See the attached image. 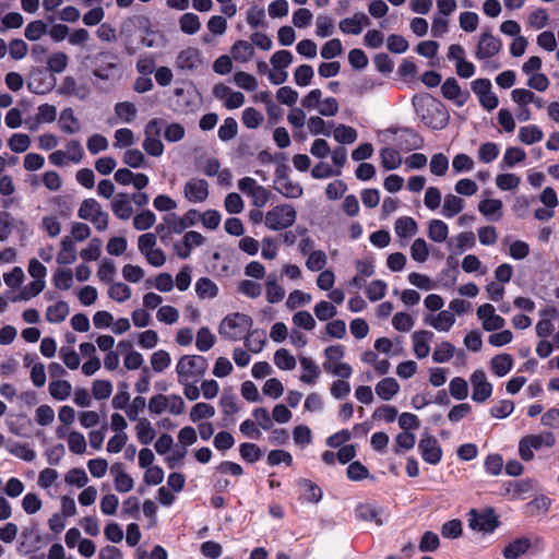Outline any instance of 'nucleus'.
<instances>
[{
  "mask_svg": "<svg viewBox=\"0 0 559 559\" xmlns=\"http://www.w3.org/2000/svg\"><path fill=\"white\" fill-rule=\"evenodd\" d=\"M239 453L241 459L248 463H254L262 456L261 449L257 444L250 442L241 443L239 447Z\"/></svg>",
  "mask_w": 559,
  "mask_h": 559,
  "instance_id": "obj_59",
  "label": "nucleus"
},
{
  "mask_svg": "<svg viewBox=\"0 0 559 559\" xmlns=\"http://www.w3.org/2000/svg\"><path fill=\"white\" fill-rule=\"evenodd\" d=\"M115 112L122 122L130 123L136 117V107L130 102H120L115 105Z\"/></svg>",
  "mask_w": 559,
  "mask_h": 559,
  "instance_id": "obj_44",
  "label": "nucleus"
},
{
  "mask_svg": "<svg viewBox=\"0 0 559 559\" xmlns=\"http://www.w3.org/2000/svg\"><path fill=\"white\" fill-rule=\"evenodd\" d=\"M418 450L420 452L421 459L428 464L437 465L442 459V449L439 445L437 439L427 432L421 435V438L418 442Z\"/></svg>",
  "mask_w": 559,
  "mask_h": 559,
  "instance_id": "obj_9",
  "label": "nucleus"
},
{
  "mask_svg": "<svg viewBox=\"0 0 559 559\" xmlns=\"http://www.w3.org/2000/svg\"><path fill=\"white\" fill-rule=\"evenodd\" d=\"M253 320L251 317L240 312L227 314L218 326V333L223 338L239 341L251 330Z\"/></svg>",
  "mask_w": 559,
  "mask_h": 559,
  "instance_id": "obj_2",
  "label": "nucleus"
},
{
  "mask_svg": "<svg viewBox=\"0 0 559 559\" xmlns=\"http://www.w3.org/2000/svg\"><path fill=\"white\" fill-rule=\"evenodd\" d=\"M449 235L448 225L441 219H431L428 227V237L435 242H443Z\"/></svg>",
  "mask_w": 559,
  "mask_h": 559,
  "instance_id": "obj_39",
  "label": "nucleus"
},
{
  "mask_svg": "<svg viewBox=\"0 0 559 559\" xmlns=\"http://www.w3.org/2000/svg\"><path fill=\"white\" fill-rule=\"evenodd\" d=\"M266 299L270 304H277L285 297L284 288L277 284L275 275H269L266 281Z\"/></svg>",
  "mask_w": 559,
  "mask_h": 559,
  "instance_id": "obj_38",
  "label": "nucleus"
},
{
  "mask_svg": "<svg viewBox=\"0 0 559 559\" xmlns=\"http://www.w3.org/2000/svg\"><path fill=\"white\" fill-rule=\"evenodd\" d=\"M238 132L237 121L228 117L224 120V123L218 129V138L221 141L227 142L234 139Z\"/></svg>",
  "mask_w": 559,
  "mask_h": 559,
  "instance_id": "obj_63",
  "label": "nucleus"
},
{
  "mask_svg": "<svg viewBox=\"0 0 559 559\" xmlns=\"http://www.w3.org/2000/svg\"><path fill=\"white\" fill-rule=\"evenodd\" d=\"M78 216L81 219L92 222L99 231H104L108 227L109 215L103 211L102 205L95 199L83 200L78 211Z\"/></svg>",
  "mask_w": 559,
  "mask_h": 559,
  "instance_id": "obj_5",
  "label": "nucleus"
},
{
  "mask_svg": "<svg viewBox=\"0 0 559 559\" xmlns=\"http://www.w3.org/2000/svg\"><path fill=\"white\" fill-rule=\"evenodd\" d=\"M183 192L190 202H203L209 195V185L204 179L192 178L186 183Z\"/></svg>",
  "mask_w": 559,
  "mask_h": 559,
  "instance_id": "obj_13",
  "label": "nucleus"
},
{
  "mask_svg": "<svg viewBox=\"0 0 559 559\" xmlns=\"http://www.w3.org/2000/svg\"><path fill=\"white\" fill-rule=\"evenodd\" d=\"M381 163L384 169L393 170L401 166L402 157L397 150L384 147L380 152Z\"/></svg>",
  "mask_w": 559,
  "mask_h": 559,
  "instance_id": "obj_37",
  "label": "nucleus"
},
{
  "mask_svg": "<svg viewBox=\"0 0 559 559\" xmlns=\"http://www.w3.org/2000/svg\"><path fill=\"white\" fill-rule=\"evenodd\" d=\"M76 260V250L70 237L66 236L61 241V250L57 255V262L61 265L74 263Z\"/></svg>",
  "mask_w": 559,
  "mask_h": 559,
  "instance_id": "obj_28",
  "label": "nucleus"
},
{
  "mask_svg": "<svg viewBox=\"0 0 559 559\" xmlns=\"http://www.w3.org/2000/svg\"><path fill=\"white\" fill-rule=\"evenodd\" d=\"M171 364V357L168 352L159 349L153 353L151 357V365L154 371L163 372Z\"/></svg>",
  "mask_w": 559,
  "mask_h": 559,
  "instance_id": "obj_58",
  "label": "nucleus"
},
{
  "mask_svg": "<svg viewBox=\"0 0 559 559\" xmlns=\"http://www.w3.org/2000/svg\"><path fill=\"white\" fill-rule=\"evenodd\" d=\"M502 43L499 38L490 33H484L478 41L476 58L479 60L491 58L500 51Z\"/></svg>",
  "mask_w": 559,
  "mask_h": 559,
  "instance_id": "obj_12",
  "label": "nucleus"
},
{
  "mask_svg": "<svg viewBox=\"0 0 559 559\" xmlns=\"http://www.w3.org/2000/svg\"><path fill=\"white\" fill-rule=\"evenodd\" d=\"M156 222V215L151 210H144L133 217V227L136 230H147Z\"/></svg>",
  "mask_w": 559,
  "mask_h": 559,
  "instance_id": "obj_48",
  "label": "nucleus"
},
{
  "mask_svg": "<svg viewBox=\"0 0 559 559\" xmlns=\"http://www.w3.org/2000/svg\"><path fill=\"white\" fill-rule=\"evenodd\" d=\"M468 516V526L472 530L483 532L484 534L493 533L500 524L493 509L491 508L485 509L481 512L472 509Z\"/></svg>",
  "mask_w": 559,
  "mask_h": 559,
  "instance_id": "obj_6",
  "label": "nucleus"
},
{
  "mask_svg": "<svg viewBox=\"0 0 559 559\" xmlns=\"http://www.w3.org/2000/svg\"><path fill=\"white\" fill-rule=\"evenodd\" d=\"M179 25L181 32L188 35L195 34L201 27L199 16L190 12L181 15V17L179 19Z\"/></svg>",
  "mask_w": 559,
  "mask_h": 559,
  "instance_id": "obj_45",
  "label": "nucleus"
},
{
  "mask_svg": "<svg viewBox=\"0 0 559 559\" xmlns=\"http://www.w3.org/2000/svg\"><path fill=\"white\" fill-rule=\"evenodd\" d=\"M69 312V305L66 301L60 300L47 308L46 320L50 323H61L66 320Z\"/></svg>",
  "mask_w": 559,
  "mask_h": 559,
  "instance_id": "obj_27",
  "label": "nucleus"
},
{
  "mask_svg": "<svg viewBox=\"0 0 559 559\" xmlns=\"http://www.w3.org/2000/svg\"><path fill=\"white\" fill-rule=\"evenodd\" d=\"M234 83L247 92H254L258 87L257 79L247 72L238 71L234 74Z\"/></svg>",
  "mask_w": 559,
  "mask_h": 559,
  "instance_id": "obj_53",
  "label": "nucleus"
},
{
  "mask_svg": "<svg viewBox=\"0 0 559 559\" xmlns=\"http://www.w3.org/2000/svg\"><path fill=\"white\" fill-rule=\"evenodd\" d=\"M245 346L252 353H260L265 345V332L262 330L249 331L245 337Z\"/></svg>",
  "mask_w": 559,
  "mask_h": 559,
  "instance_id": "obj_32",
  "label": "nucleus"
},
{
  "mask_svg": "<svg viewBox=\"0 0 559 559\" xmlns=\"http://www.w3.org/2000/svg\"><path fill=\"white\" fill-rule=\"evenodd\" d=\"M394 229L399 237H409L417 233V223L409 216H403L395 221Z\"/></svg>",
  "mask_w": 559,
  "mask_h": 559,
  "instance_id": "obj_36",
  "label": "nucleus"
},
{
  "mask_svg": "<svg viewBox=\"0 0 559 559\" xmlns=\"http://www.w3.org/2000/svg\"><path fill=\"white\" fill-rule=\"evenodd\" d=\"M207 360L201 355H183L176 365L178 382L185 383L186 380L198 381L207 369Z\"/></svg>",
  "mask_w": 559,
  "mask_h": 559,
  "instance_id": "obj_3",
  "label": "nucleus"
},
{
  "mask_svg": "<svg viewBox=\"0 0 559 559\" xmlns=\"http://www.w3.org/2000/svg\"><path fill=\"white\" fill-rule=\"evenodd\" d=\"M544 133L536 124L521 127L519 130V139L526 145L534 144L543 140Z\"/></svg>",
  "mask_w": 559,
  "mask_h": 559,
  "instance_id": "obj_35",
  "label": "nucleus"
},
{
  "mask_svg": "<svg viewBox=\"0 0 559 559\" xmlns=\"http://www.w3.org/2000/svg\"><path fill=\"white\" fill-rule=\"evenodd\" d=\"M334 139L341 144H352L357 139V131L349 126L338 124L334 129Z\"/></svg>",
  "mask_w": 559,
  "mask_h": 559,
  "instance_id": "obj_46",
  "label": "nucleus"
},
{
  "mask_svg": "<svg viewBox=\"0 0 559 559\" xmlns=\"http://www.w3.org/2000/svg\"><path fill=\"white\" fill-rule=\"evenodd\" d=\"M377 395L383 401H390L400 390V384L394 378H384L376 385Z\"/></svg>",
  "mask_w": 559,
  "mask_h": 559,
  "instance_id": "obj_25",
  "label": "nucleus"
},
{
  "mask_svg": "<svg viewBox=\"0 0 559 559\" xmlns=\"http://www.w3.org/2000/svg\"><path fill=\"white\" fill-rule=\"evenodd\" d=\"M557 310L555 308L544 309L539 311L542 319L536 324V334L539 337H547L554 331L551 318H555Z\"/></svg>",
  "mask_w": 559,
  "mask_h": 559,
  "instance_id": "obj_23",
  "label": "nucleus"
},
{
  "mask_svg": "<svg viewBox=\"0 0 559 559\" xmlns=\"http://www.w3.org/2000/svg\"><path fill=\"white\" fill-rule=\"evenodd\" d=\"M111 211L119 219L127 221L131 217L133 209L128 193L119 192L111 202Z\"/></svg>",
  "mask_w": 559,
  "mask_h": 559,
  "instance_id": "obj_17",
  "label": "nucleus"
},
{
  "mask_svg": "<svg viewBox=\"0 0 559 559\" xmlns=\"http://www.w3.org/2000/svg\"><path fill=\"white\" fill-rule=\"evenodd\" d=\"M108 295L117 302H124L131 297V289L128 285L117 282L110 285Z\"/></svg>",
  "mask_w": 559,
  "mask_h": 559,
  "instance_id": "obj_60",
  "label": "nucleus"
},
{
  "mask_svg": "<svg viewBox=\"0 0 559 559\" xmlns=\"http://www.w3.org/2000/svg\"><path fill=\"white\" fill-rule=\"evenodd\" d=\"M216 342V336L210 331L207 326H202L197 332L195 347L200 352L210 350Z\"/></svg>",
  "mask_w": 559,
  "mask_h": 559,
  "instance_id": "obj_40",
  "label": "nucleus"
},
{
  "mask_svg": "<svg viewBox=\"0 0 559 559\" xmlns=\"http://www.w3.org/2000/svg\"><path fill=\"white\" fill-rule=\"evenodd\" d=\"M56 81L55 75L49 74L47 70L37 68L31 72L27 88L34 94L45 95L55 88Z\"/></svg>",
  "mask_w": 559,
  "mask_h": 559,
  "instance_id": "obj_7",
  "label": "nucleus"
},
{
  "mask_svg": "<svg viewBox=\"0 0 559 559\" xmlns=\"http://www.w3.org/2000/svg\"><path fill=\"white\" fill-rule=\"evenodd\" d=\"M370 19L362 12L355 13L352 17H345L338 23V28L344 34L359 35L365 26L370 25Z\"/></svg>",
  "mask_w": 559,
  "mask_h": 559,
  "instance_id": "obj_14",
  "label": "nucleus"
},
{
  "mask_svg": "<svg viewBox=\"0 0 559 559\" xmlns=\"http://www.w3.org/2000/svg\"><path fill=\"white\" fill-rule=\"evenodd\" d=\"M442 96L453 100L456 106L462 107L468 98V92H463L454 78H448L441 85Z\"/></svg>",
  "mask_w": 559,
  "mask_h": 559,
  "instance_id": "obj_15",
  "label": "nucleus"
},
{
  "mask_svg": "<svg viewBox=\"0 0 559 559\" xmlns=\"http://www.w3.org/2000/svg\"><path fill=\"white\" fill-rule=\"evenodd\" d=\"M471 384L473 388L472 400L476 403H485L492 394V384L487 380L484 370H475L471 376Z\"/></svg>",
  "mask_w": 559,
  "mask_h": 559,
  "instance_id": "obj_10",
  "label": "nucleus"
},
{
  "mask_svg": "<svg viewBox=\"0 0 559 559\" xmlns=\"http://www.w3.org/2000/svg\"><path fill=\"white\" fill-rule=\"evenodd\" d=\"M195 293L201 299H213L218 295V286L209 277H200L195 283Z\"/></svg>",
  "mask_w": 559,
  "mask_h": 559,
  "instance_id": "obj_29",
  "label": "nucleus"
},
{
  "mask_svg": "<svg viewBox=\"0 0 559 559\" xmlns=\"http://www.w3.org/2000/svg\"><path fill=\"white\" fill-rule=\"evenodd\" d=\"M230 52L236 61L247 62L253 57L254 47L251 43L239 39L234 43Z\"/></svg>",
  "mask_w": 559,
  "mask_h": 559,
  "instance_id": "obj_26",
  "label": "nucleus"
},
{
  "mask_svg": "<svg viewBox=\"0 0 559 559\" xmlns=\"http://www.w3.org/2000/svg\"><path fill=\"white\" fill-rule=\"evenodd\" d=\"M413 106L420 121L432 130H442L449 123V112L439 99L429 94L415 95Z\"/></svg>",
  "mask_w": 559,
  "mask_h": 559,
  "instance_id": "obj_1",
  "label": "nucleus"
},
{
  "mask_svg": "<svg viewBox=\"0 0 559 559\" xmlns=\"http://www.w3.org/2000/svg\"><path fill=\"white\" fill-rule=\"evenodd\" d=\"M163 221L168 225L170 234H181L187 227L193 225V221L186 222V219H181V217L175 213L166 214Z\"/></svg>",
  "mask_w": 559,
  "mask_h": 559,
  "instance_id": "obj_51",
  "label": "nucleus"
},
{
  "mask_svg": "<svg viewBox=\"0 0 559 559\" xmlns=\"http://www.w3.org/2000/svg\"><path fill=\"white\" fill-rule=\"evenodd\" d=\"M389 131L397 134L395 145L402 152H411L424 146L423 136L412 128L389 129Z\"/></svg>",
  "mask_w": 559,
  "mask_h": 559,
  "instance_id": "obj_8",
  "label": "nucleus"
},
{
  "mask_svg": "<svg viewBox=\"0 0 559 559\" xmlns=\"http://www.w3.org/2000/svg\"><path fill=\"white\" fill-rule=\"evenodd\" d=\"M455 353V347L449 342L440 343L433 350L432 359L435 362L443 364L449 361Z\"/></svg>",
  "mask_w": 559,
  "mask_h": 559,
  "instance_id": "obj_52",
  "label": "nucleus"
},
{
  "mask_svg": "<svg viewBox=\"0 0 559 559\" xmlns=\"http://www.w3.org/2000/svg\"><path fill=\"white\" fill-rule=\"evenodd\" d=\"M274 364L282 370H293L296 367V359L285 348H280L274 354Z\"/></svg>",
  "mask_w": 559,
  "mask_h": 559,
  "instance_id": "obj_49",
  "label": "nucleus"
},
{
  "mask_svg": "<svg viewBox=\"0 0 559 559\" xmlns=\"http://www.w3.org/2000/svg\"><path fill=\"white\" fill-rule=\"evenodd\" d=\"M215 414V409L212 405L203 402L197 403L190 411V419L197 423L203 418H211Z\"/></svg>",
  "mask_w": 559,
  "mask_h": 559,
  "instance_id": "obj_57",
  "label": "nucleus"
},
{
  "mask_svg": "<svg viewBox=\"0 0 559 559\" xmlns=\"http://www.w3.org/2000/svg\"><path fill=\"white\" fill-rule=\"evenodd\" d=\"M464 207V201L454 194H447L442 206V215L447 218L454 217Z\"/></svg>",
  "mask_w": 559,
  "mask_h": 559,
  "instance_id": "obj_34",
  "label": "nucleus"
},
{
  "mask_svg": "<svg viewBox=\"0 0 559 559\" xmlns=\"http://www.w3.org/2000/svg\"><path fill=\"white\" fill-rule=\"evenodd\" d=\"M386 283L382 280L372 281L366 288V295L372 302L382 299L385 296Z\"/></svg>",
  "mask_w": 559,
  "mask_h": 559,
  "instance_id": "obj_61",
  "label": "nucleus"
},
{
  "mask_svg": "<svg viewBox=\"0 0 559 559\" xmlns=\"http://www.w3.org/2000/svg\"><path fill=\"white\" fill-rule=\"evenodd\" d=\"M297 213L290 204H280L270 210L264 217V225L271 230H283L293 226Z\"/></svg>",
  "mask_w": 559,
  "mask_h": 559,
  "instance_id": "obj_4",
  "label": "nucleus"
},
{
  "mask_svg": "<svg viewBox=\"0 0 559 559\" xmlns=\"http://www.w3.org/2000/svg\"><path fill=\"white\" fill-rule=\"evenodd\" d=\"M534 450H539L543 445L552 447L556 438L552 432H544L539 435H531L524 437Z\"/></svg>",
  "mask_w": 559,
  "mask_h": 559,
  "instance_id": "obj_56",
  "label": "nucleus"
},
{
  "mask_svg": "<svg viewBox=\"0 0 559 559\" xmlns=\"http://www.w3.org/2000/svg\"><path fill=\"white\" fill-rule=\"evenodd\" d=\"M478 211L489 219L493 221V216L496 215V219L500 218L502 215V201L498 199H485L479 202Z\"/></svg>",
  "mask_w": 559,
  "mask_h": 559,
  "instance_id": "obj_31",
  "label": "nucleus"
},
{
  "mask_svg": "<svg viewBox=\"0 0 559 559\" xmlns=\"http://www.w3.org/2000/svg\"><path fill=\"white\" fill-rule=\"evenodd\" d=\"M300 365L304 370V373L300 376V381L308 384L314 383L321 373L319 366L308 357H301Z\"/></svg>",
  "mask_w": 559,
  "mask_h": 559,
  "instance_id": "obj_30",
  "label": "nucleus"
},
{
  "mask_svg": "<svg viewBox=\"0 0 559 559\" xmlns=\"http://www.w3.org/2000/svg\"><path fill=\"white\" fill-rule=\"evenodd\" d=\"M449 391L452 397L463 401L468 395V385L465 379L455 377L450 381Z\"/></svg>",
  "mask_w": 559,
  "mask_h": 559,
  "instance_id": "obj_50",
  "label": "nucleus"
},
{
  "mask_svg": "<svg viewBox=\"0 0 559 559\" xmlns=\"http://www.w3.org/2000/svg\"><path fill=\"white\" fill-rule=\"evenodd\" d=\"M275 190L285 198L297 199L304 193L302 187L298 182L292 181L289 178L276 185Z\"/></svg>",
  "mask_w": 559,
  "mask_h": 559,
  "instance_id": "obj_41",
  "label": "nucleus"
},
{
  "mask_svg": "<svg viewBox=\"0 0 559 559\" xmlns=\"http://www.w3.org/2000/svg\"><path fill=\"white\" fill-rule=\"evenodd\" d=\"M414 343V353L418 359L426 358L430 353L429 341L433 333L427 330L416 331L412 335Z\"/></svg>",
  "mask_w": 559,
  "mask_h": 559,
  "instance_id": "obj_18",
  "label": "nucleus"
},
{
  "mask_svg": "<svg viewBox=\"0 0 559 559\" xmlns=\"http://www.w3.org/2000/svg\"><path fill=\"white\" fill-rule=\"evenodd\" d=\"M526 158V153L523 148L513 146L506 150L502 163L506 167H513L515 164L523 162Z\"/></svg>",
  "mask_w": 559,
  "mask_h": 559,
  "instance_id": "obj_62",
  "label": "nucleus"
},
{
  "mask_svg": "<svg viewBox=\"0 0 559 559\" xmlns=\"http://www.w3.org/2000/svg\"><path fill=\"white\" fill-rule=\"evenodd\" d=\"M532 543L527 537L516 538L503 549L506 559H518L531 548Z\"/></svg>",
  "mask_w": 559,
  "mask_h": 559,
  "instance_id": "obj_21",
  "label": "nucleus"
},
{
  "mask_svg": "<svg viewBox=\"0 0 559 559\" xmlns=\"http://www.w3.org/2000/svg\"><path fill=\"white\" fill-rule=\"evenodd\" d=\"M52 284L57 289H70L73 285V275L71 270L58 269L52 276Z\"/></svg>",
  "mask_w": 559,
  "mask_h": 559,
  "instance_id": "obj_47",
  "label": "nucleus"
},
{
  "mask_svg": "<svg viewBox=\"0 0 559 559\" xmlns=\"http://www.w3.org/2000/svg\"><path fill=\"white\" fill-rule=\"evenodd\" d=\"M46 33L47 25L40 20L28 23L24 29L25 37L32 41L38 40Z\"/></svg>",
  "mask_w": 559,
  "mask_h": 559,
  "instance_id": "obj_64",
  "label": "nucleus"
},
{
  "mask_svg": "<svg viewBox=\"0 0 559 559\" xmlns=\"http://www.w3.org/2000/svg\"><path fill=\"white\" fill-rule=\"evenodd\" d=\"M426 323H429L432 328L438 331H449L455 322V317L448 312L441 311L436 318L431 320L425 319Z\"/></svg>",
  "mask_w": 559,
  "mask_h": 559,
  "instance_id": "obj_43",
  "label": "nucleus"
},
{
  "mask_svg": "<svg viewBox=\"0 0 559 559\" xmlns=\"http://www.w3.org/2000/svg\"><path fill=\"white\" fill-rule=\"evenodd\" d=\"M111 473L115 475V489L118 492H129L133 489V478L123 471L121 463H116L111 466Z\"/></svg>",
  "mask_w": 559,
  "mask_h": 559,
  "instance_id": "obj_19",
  "label": "nucleus"
},
{
  "mask_svg": "<svg viewBox=\"0 0 559 559\" xmlns=\"http://www.w3.org/2000/svg\"><path fill=\"white\" fill-rule=\"evenodd\" d=\"M202 66L201 52L195 47L181 50L175 60V67L181 72H194Z\"/></svg>",
  "mask_w": 559,
  "mask_h": 559,
  "instance_id": "obj_11",
  "label": "nucleus"
},
{
  "mask_svg": "<svg viewBox=\"0 0 559 559\" xmlns=\"http://www.w3.org/2000/svg\"><path fill=\"white\" fill-rule=\"evenodd\" d=\"M136 429V438L141 444H150L154 438L156 437V431L153 428L151 421L146 418L139 419V423L135 427Z\"/></svg>",
  "mask_w": 559,
  "mask_h": 559,
  "instance_id": "obj_33",
  "label": "nucleus"
},
{
  "mask_svg": "<svg viewBox=\"0 0 559 559\" xmlns=\"http://www.w3.org/2000/svg\"><path fill=\"white\" fill-rule=\"evenodd\" d=\"M513 367V358L510 354H498L490 360L491 371L499 378L508 374Z\"/></svg>",
  "mask_w": 559,
  "mask_h": 559,
  "instance_id": "obj_20",
  "label": "nucleus"
},
{
  "mask_svg": "<svg viewBox=\"0 0 559 559\" xmlns=\"http://www.w3.org/2000/svg\"><path fill=\"white\" fill-rule=\"evenodd\" d=\"M411 255L416 262L424 263L427 261L429 249L425 239L417 238L414 240L411 246Z\"/></svg>",
  "mask_w": 559,
  "mask_h": 559,
  "instance_id": "obj_54",
  "label": "nucleus"
},
{
  "mask_svg": "<svg viewBox=\"0 0 559 559\" xmlns=\"http://www.w3.org/2000/svg\"><path fill=\"white\" fill-rule=\"evenodd\" d=\"M383 509L372 503H359L355 509L356 516L361 521L374 522L378 526L384 524Z\"/></svg>",
  "mask_w": 559,
  "mask_h": 559,
  "instance_id": "obj_16",
  "label": "nucleus"
},
{
  "mask_svg": "<svg viewBox=\"0 0 559 559\" xmlns=\"http://www.w3.org/2000/svg\"><path fill=\"white\" fill-rule=\"evenodd\" d=\"M71 383L67 380H53L49 383L50 395L59 401H64L71 394Z\"/></svg>",
  "mask_w": 559,
  "mask_h": 559,
  "instance_id": "obj_42",
  "label": "nucleus"
},
{
  "mask_svg": "<svg viewBox=\"0 0 559 559\" xmlns=\"http://www.w3.org/2000/svg\"><path fill=\"white\" fill-rule=\"evenodd\" d=\"M59 127L67 134H74L80 131L81 126L72 108H64L61 111Z\"/></svg>",
  "mask_w": 559,
  "mask_h": 559,
  "instance_id": "obj_24",
  "label": "nucleus"
},
{
  "mask_svg": "<svg viewBox=\"0 0 559 559\" xmlns=\"http://www.w3.org/2000/svg\"><path fill=\"white\" fill-rule=\"evenodd\" d=\"M298 487L301 490L302 498L312 503H317L322 498V490L321 488L316 485L313 481L307 478H300L297 481Z\"/></svg>",
  "mask_w": 559,
  "mask_h": 559,
  "instance_id": "obj_22",
  "label": "nucleus"
},
{
  "mask_svg": "<svg viewBox=\"0 0 559 559\" xmlns=\"http://www.w3.org/2000/svg\"><path fill=\"white\" fill-rule=\"evenodd\" d=\"M68 66V56L64 52H55L52 53L48 60H47V68L50 72L49 74L53 73H61L66 70Z\"/></svg>",
  "mask_w": 559,
  "mask_h": 559,
  "instance_id": "obj_55",
  "label": "nucleus"
}]
</instances>
